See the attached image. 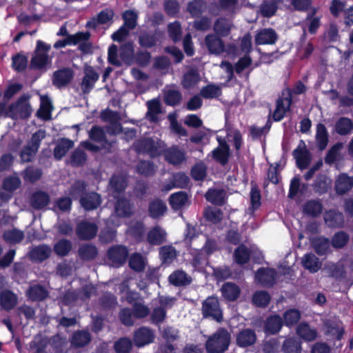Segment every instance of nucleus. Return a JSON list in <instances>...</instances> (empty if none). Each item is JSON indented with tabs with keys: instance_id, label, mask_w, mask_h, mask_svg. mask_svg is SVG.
Wrapping results in <instances>:
<instances>
[{
	"instance_id": "f257e3e1",
	"label": "nucleus",
	"mask_w": 353,
	"mask_h": 353,
	"mask_svg": "<svg viewBox=\"0 0 353 353\" xmlns=\"http://www.w3.org/2000/svg\"><path fill=\"white\" fill-rule=\"evenodd\" d=\"M231 336L223 327L219 328L207 340L205 347L208 353H224L230 344Z\"/></svg>"
},
{
	"instance_id": "f03ea898",
	"label": "nucleus",
	"mask_w": 353,
	"mask_h": 353,
	"mask_svg": "<svg viewBox=\"0 0 353 353\" xmlns=\"http://www.w3.org/2000/svg\"><path fill=\"white\" fill-rule=\"evenodd\" d=\"M134 149L138 154H146L154 159L163 153L164 145L152 137H141L134 143Z\"/></svg>"
},
{
	"instance_id": "7ed1b4c3",
	"label": "nucleus",
	"mask_w": 353,
	"mask_h": 353,
	"mask_svg": "<svg viewBox=\"0 0 353 353\" xmlns=\"http://www.w3.org/2000/svg\"><path fill=\"white\" fill-rule=\"evenodd\" d=\"M201 314L203 319H210L218 323L223 321V311L216 296H208L202 302Z\"/></svg>"
},
{
	"instance_id": "20e7f679",
	"label": "nucleus",
	"mask_w": 353,
	"mask_h": 353,
	"mask_svg": "<svg viewBox=\"0 0 353 353\" xmlns=\"http://www.w3.org/2000/svg\"><path fill=\"white\" fill-rule=\"evenodd\" d=\"M51 46L41 40L37 41L36 49L30 60V68L32 69H43L51 62L48 52Z\"/></svg>"
},
{
	"instance_id": "39448f33",
	"label": "nucleus",
	"mask_w": 353,
	"mask_h": 353,
	"mask_svg": "<svg viewBox=\"0 0 353 353\" xmlns=\"http://www.w3.org/2000/svg\"><path fill=\"white\" fill-rule=\"evenodd\" d=\"M218 146L212 152V158L220 165L225 166L229 162L230 148L227 141L221 137H217Z\"/></svg>"
},
{
	"instance_id": "423d86ee",
	"label": "nucleus",
	"mask_w": 353,
	"mask_h": 353,
	"mask_svg": "<svg viewBox=\"0 0 353 353\" xmlns=\"http://www.w3.org/2000/svg\"><path fill=\"white\" fill-rule=\"evenodd\" d=\"M277 272L272 268H259L255 274V280L265 288H272L276 281Z\"/></svg>"
},
{
	"instance_id": "0eeeda50",
	"label": "nucleus",
	"mask_w": 353,
	"mask_h": 353,
	"mask_svg": "<svg viewBox=\"0 0 353 353\" xmlns=\"http://www.w3.org/2000/svg\"><path fill=\"white\" fill-rule=\"evenodd\" d=\"M98 230L96 223L81 221L76 226V234L80 240L90 241L97 236Z\"/></svg>"
},
{
	"instance_id": "6e6552de",
	"label": "nucleus",
	"mask_w": 353,
	"mask_h": 353,
	"mask_svg": "<svg viewBox=\"0 0 353 353\" xmlns=\"http://www.w3.org/2000/svg\"><path fill=\"white\" fill-rule=\"evenodd\" d=\"M129 255L128 248L122 245H113L107 252V256L114 265L120 266L123 265Z\"/></svg>"
},
{
	"instance_id": "1a4fd4ad",
	"label": "nucleus",
	"mask_w": 353,
	"mask_h": 353,
	"mask_svg": "<svg viewBox=\"0 0 353 353\" xmlns=\"http://www.w3.org/2000/svg\"><path fill=\"white\" fill-rule=\"evenodd\" d=\"M83 70L84 77L81 83V88L84 94H88L99 80V74L92 66L89 65H85Z\"/></svg>"
},
{
	"instance_id": "9d476101",
	"label": "nucleus",
	"mask_w": 353,
	"mask_h": 353,
	"mask_svg": "<svg viewBox=\"0 0 353 353\" xmlns=\"http://www.w3.org/2000/svg\"><path fill=\"white\" fill-rule=\"evenodd\" d=\"M74 73L70 68H63L53 72L52 84L57 88L68 85L73 79Z\"/></svg>"
},
{
	"instance_id": "9b49d317",
	"label": "nucleus",
	"mask_w": 353,
	"mask_h": 353,
	"mask_svg": "<svg viewBox=\"0 0 353 353\" xmlns=\"http://www.w3.org/2000/svg\"><path fill=\"white\" fill-rule=\"evenodd\" d=\"M155 335L152 329L148 327L142 326L136 330L133 335L134 345L138 347H143L152 343Z\"/></svg>"
},
{
	"instance_id": "f8f14e48",
	"label": "nucleus",
	"mask_w": 353,
	"mask_h": 353,
	"mask_svg": "<svg viewBox=\"0 0 353 353\" xmlns=\"http://www.w3.org/2000/svg\"><path fill=\"white\" fill-rule=\"evenodd\" d=\"M292 155L296 159V166L299 169L303 170L309 166L311 162V156L303 141L301 140L299 146L294 150Z\"/></svg>"
},
{
	"instance_id": "ddd939ff",
	"label": "nucleus",
	"mask_w": 353,
	"mask_h": 353,
	"mask_svg": "<svg viewBox=\"0 0 353 353\" xmlns=\"http://www.w3.org/2000/svg\"><path fill=\"white\" fill-rule=\"evenodd\" d=\"M30 97L28 95L23 94L21 96L17 101L15 105H10L9 109L12 111L14 107L15 111L21 119H28L32 114V109L28 102Z\"/></svg>"
},
{
	"instance_id": "4468645a",
	"label": "nucleus",
	"mask_w": 353,
	"mask_h": 353,
	"mask_svg": "<svg viewBox=\"0 0 353 353\" xmlns=\"http://www.w3.org/2000/svg\"><path fill=\"white\" fill-rule=\"evenodd\" d=\"M167 210L168 207L165 202L159 197L152 199L148 202V215L153 219H159L163 216Z\"/></svg>"
},
{
	"instance_id": "2eb2a0df",
	"label": "nucleus",
	"mask_w": 353,
	"mask_h": 353,
	"mask_svg": "<svg viewBox=\"0 0 353 353\" xmlns=\"http://www.w3.org/2000/svg\"><path fill=\"white\" fill-rule=\"evenodd\" d=\"M102 203L101 195L96 192H88L83 196L80 198V205L85 211L90 212L97 210Z\"/></svg>"
},
{
	"instance_id": "dca6fc26",
	"label": "nucleus",
	"mask_w": 353,
	"mask_h": 353,
	"mask_svg": "<svg viewBox=\"0 0 353 353\" xmlns=\"http://www.w3.org/2000/svg\"><path fill=\"white\" fill-rule=\"evenodd\" d=\"M205 43L210 54L219 55L225 51V45L220 37L209 34L205 37Z\"/></svg>"
},
{
	"instance_id": "f3484780",
	"label": "nucleus",
	"mask_w": 353,
	"mask_h": 353,
	"mask_svg": "<svg viewBox=\"0 0 353 353\" xmlns=\"http://www.w3.org/2000/svg\"><path fill=\"white\" fill-rule=\"evenodd\" d=\"M168 202L174 211L181 210L190 204V196L185 191L174 192L168 197Z\"/></svg>"
},
{
	"instance_id": "a211bd4d",
	"label": "nucleus",
	"mask_w": 353,
	"mask_h": 353,
	"mask_svg": "<svg viewBox=\"0 0 353 353\" xmlns=\"http://www.w3.org/2000/svg\"><path fill=\"white\" fill-rule=\"evenodd\" d=\"M256 334L254 330L245 328L236 335V344L238 347L245 348L253 345L256 341Z\"/></svg>"
},
{
	"instance_id": "6ab92c4d",
	"label": "nucleus",
	"mask_w": 353,
	"mask_h": 353,
	"mask_svg": "<svg viewBox=\"0 0 353 353\" xmlns=\"http://www.w3.org/2000/svg\"><path fill=\"white\" fill-rule=\"evenodd\" d=\"M278 39L276 31L272 28H263L259 30L254 37L256 45H272Z\"/></svg>"
},
{
	"instance_id": "aec40b11",
	"label": "nucleus",
	"mask_w": 353,
	"mask_h": 353,
	"mask_svg": "<svg viewBox=\"0 0 353 353\" xmlns=\"http://www.w3.org/2000/svg\"><path fill=\"white\" fill-rule=\"evenodd\" d=\"M52 253V250L47 244L34 246L29 252L30 259L35 263H42L48 259Z\"/></svg>"
},
{
	"instance_id": "412c9836",
	"label": "nucleus",
	"mask_w": 353,
	"mask_h": 353,
	"mask_svg": "<svg viewBox=\"0 0 353 353\" xmlns=\"http://www.w3.org/2000/svg\"><path fill=\"white\" fill-rule=\"evenodd\" d=\"M353 188V176L341 173L336 179L334 190L339 195H343Z\"/></svg>"
},
{
	"instance_id": "4be33fe9",
	"label": "nucleus",
	"mask_w": 353,
	"mask_h": 353,
	"mask_svg": "<svg viewBox=\"0 0 353 353\" xmlns=\"http://www.w3.org/2000/svg\"><path fill=\"white\" fill-rule=\"evenodd\" d=\"M223 298L230 302L236 301L241 294V289L239 285L232 282L224 283L221 288Z\"/></svg>"
},
{
	"instance_id": "5701e85b",
	"label": "nucleus",
	"mask_w": 353,
	"mask_h": 353,
	"mask_svg": "<svg viewBox=\"0 0 353 353\" xmlns=\"http://www.w3.org/2000/svg\"><path fill=\"white\" fill-rule=\"evenodd\" d=\"M50 202V195L42 190H37L33 192L30 197V205L37 210L44 209Z\"/></svg>"
},
{
	"instance_id": "b1692460",
	"label": "nucleus",
	"mask_w": 353,
	"mask_h": 353,
	"mask_svg": "<svg viewBox=\"0 0 353 353\" xmlns=\"http://www.w3.org/2000/svg\"><path fill=\"white\" fill-rule=\"evenodd\" d=\"M283 325V319L279 314L269 316L264 323V330L267 334H276Z\"/></svg>"
},
{
	"instance_id": "393cba45",
	"label": "nucleus",
	"mask_w": 353,
	"mask_h": 353,
	"mask_svg": "<svg viewBox=\"0 0 353 353\" xmlns=\"http://www.w3.org/2000/svg\"><path fill=\"white\" fill-rule=\"evenodd\" d=\"M205 199L212 205L222 206L226 201V193L223 189L209 188L205 194Z\"/></svg>"
},
{
	"instance_id": "a878e982",
	"label": "nucleus",
	"mask_w": 353,
	"mask_h": 353,
	"mask_svg": "<svg viewBox=\"0 0 353 353\" xmlns=\"http://www.w3.org/2000/svg\"><path fill=\"white\" fill-rule=\"evenodd\" d=\"M147 241L152 245H160L166 241V232L160 226H154L147 234Z\"/></svg>"
},
{
	"instance_id": "bb28decb",
	"label": "nucleus",
	"mask_w": 353,
	"mask_h": 353,
	"mask_svg": "<svg viewBox=\"0 0 353 353\" xmlns=\"http://www.w3.org/2000/svg\"><path fill=\"white\" fill-rule=\"evenodd\" d=\"M324 220L330 228H341L344 224V216L342 212L336 210H330L324 214Z\"/></svg>"
},
{
	"instance_id": "cd10ccee",
	"label": "nucleus",
	"mask_w": 353,
	"mask_h": 353,
	"mask_svg": "<svg viewBox=\"0 0 353 353\" xmlns=\"http://www.w3.org/2000/svg\"><path fill=\"white\" fill-rule=\"evenodd\" d=\"M301 265L310 273L317 272L322 266L319 259L312 252L306 253L303 255L301 260Z\"/></svg>"
},
{
	"instance_id": "c85d7f7f",
	"label": "nucleus",
	"mask_w": 353,
	"mask_h": 353,
	"mask_svg": "<svg viewBox=\"0 0 353 353\" xmlns=\"http://www.w3.org/2000/svg\"><path fill=\"white\" fill-rule=\"evenodd\" d=\"M168 281L176 287L187 286L191 283L192 278L185 271L177 270L170 274Z\"/></svg>"
},
{
	"instance_id": "c756f323",
	"label": "nucleus",
	"mask_w": 353,
	"mask_h": 353,
	"mask_svg": "<svg viewBox=\"0 0 353 353\" xmlns=\"http://www.w3.org/2000/svg\"><path fill=\"white\" fill-rule=\"evenodd\" d=\"M99 254L97 246L92 243H84L79 246L78 255L84 261H91L96 259Z\"/></svg>"
},
{
	"instance_id": "7c9ffc66",
	"label": "nucleus",
	"mask_w": 353,
	"mask_h": 353,
	"mask_svg": "<svg viewBox=\"0 0 353 353\" xmlns=\"http://www.w3.org/2000/svg\"><path fill=\"white\" fill-rule=\"evenodd\" d=\"M109 183L114 197H118L123 194L128 186V181L125 178L116 174L111 176Z\"/></svg>"
},
{
	"instance_id": "2f4dec72",
	"label": "nucleus",
	"mask_w": 353,
	"mask_h": 353,
	"mask_svg": "<svg viewBox=\"0 0 353 353\" xmlns=\"http://www.w3.org/2000/svg\"><path fill=\"white\" fill-rule=\"evenodd\" d=\"M163 152L165 159L170 164L179 165L185 159V153L176 147L170 148Z\"/></svg>"
},
{
	"instance_id": "473e14b6",
	"label": "nucleus",
	"mask_w": 353,
	"mask_h": 353,
	"mask_svg": "<svg viewBox=\"0 0 353 353\" xmlns=\"http://www.w3.org/2000/svg\"><path fill=\"white\" fill-rule=\"evenodd\" d=\"M232 23L230 21L225 17L218 18L214 23V34L221 37H226L231 32Z\"/></svg>"
},
{
	"instance_id": "72a5a7b5",
	"label": "nucleus",
	"mask_w": 353,
	"mask_h": 353,
	"mask_svg": "<svg viewBox=\"0 0 353 353\" xmlns=\"http://www.w3.org/2000/svg\"><path fill=\"white\" fill-rule=\"evenodd\" d=\"M297 334L305 341H313L317 337V331L307 323L302 322L296 327Z\"/></svg>"
},
{
	"instance_id": "f704fd0d",
	"label": "nucleus",
	"mask_w": 353,
	"mask_h": 353,
	"mask_svg": "<svg viewBox=\"0 0 353 353\" xmlns=\"http://www.w3.org/2000/svg\"><path fill=\"white\" fill-rule=\"evenodd\" d=\"M331 186V180L325 174H319L314 180L313 189L316 193L323 194L327 192Z\"/></svg>"
},
{
	"instance_id": "c9c22d12",
	"label": "nucleus",
	"mask_w": 353,
	"mask_h": 353,
	"mask_svg": "<svg viewBox=\"0 0 353 353\" xmlns=\"http://www.w3.org/2000/svg\"><path fill=\"white\" fill-rule=\"evenodd\" d=\"M115 212L120 217H130L132 215V208L130 200L121 197L115 203Z\"/></svg>"
},
{
	"instance_id": "e433bc0d",
	"label": "nucleus",
	"mask_w": 353,
	"mask_h": 353,
	"mask_svg": "<svg viewBox=\"0 0 353 353\" xmlns=\"http://www.w3.org/2000/svg\"><path fill=\"white\" fill-rule=\"evenodd\" d=\"M17 303L16 295L10 290H4L0 294V305L7 311L13 309Z\"/></svg>"
},
{
	"instance_id": "4c0bfd02",
	"label": "nucleus",
	"mask_w": 353,
	"mask_h": 353,
	"mask_svg": "<svg viewBox=\"0 0 353 353\" xmlns=\"http://www.w3.org/2000/svg\"><path fill=\"white\" fill-rule=\"evenodd\" d=\"M190 183L189 176L184 172H177L173 175L172 180L167 184L165 189L170 190L174 188H186Z\"/></svg>"
},
{
	"instance_id": "58836bf2",
	"label": "nucleus",
	"mask_w": 353,
	"mask_h": 353,
	"mask_svg": "<svg viewBox=\"0 0 353 353\" xmlns=\"http://www.w3.org/2000/svg\"><path fill=\"white\" fill-rule=\"evenodd\" d=\"M312 245L315 252L319 256L326 255L330 248V239L324 236L314 238Z\"/></svg>"
},
{
	"instance_id": "ea45409f",
	"label": "nucleus",
	"mask_w": 353,
	"mask_h": 353,
	"mask_svg": "<svg viewBox=\"0 0 353 353\" xmlns=\"http://www.w3.org/2000/svg\"><path fill=\"white\" fill-rule=\"evenodd\" d=\"M323 211V205L319 200H309L303 207V212L305 214L312 217L319 216Z\"/></svg>"
},
{
	"instance_id": "a19ab883",
	"label": "nucleus",
	"mask_w": 353,
	"mask_h": 353,
	"mask_svg": "<svg viewBox=\"0 0 353 353\" xmlns=\"http://www.w3.org/2000/svg\"><path fill=\"white\" fill-rule=\"evenodd\" d=\"M328 132L323 123H319L316 125V141L319 150H323L328 143Z\"/></svg>"
},
{
	"instance_id": "79ce46f5",
	"label": "nucleus",
	"mask_w": 353,
	"mask_h": 353,
	"mask_svg": "<svg viewBox=\"0 0 353 353\" xmlns=\"http://www.w3.org/2000/svg\"><path fill=\"white\" fill-rule=\"evenodd\" d=\"M87 184L83 180L75 181L69 190V194L72 199L80 201V198L83 196L88 192Z\"/></svg>"
},
{
	"instance_id": "37998d69",
	"label": "nucleus",
	"mask_w": 353,
	"mask_h": 353,
	"mask_svg": "<svg viewBox=\"0 0 353 353\" xmlns=\"http://www.w3.org/2000/svg\"><path fill=\"white\" fill-rule=\"evenodd\" d=\"M74 146V143L69 139L63 138L54 148V157L57 160H61Z\"/></svg>"
},
{
	"instance_id": "c03bdc74",
	"label": "nucleus",
	"mask_w": 353,
	"mask_h": 353,
	"mask_svg": "<svg viewBox=\"0 0 353 353\" xmlns=\"http://www.w3.org/2000/svg\"><path fill=\"white\" fill-rule=\"evenodd\" d=\"M91 336L84 330H78L73 333L71 339V345L74 347H82L90 343Z\"/></svg>"
},
{
	"instance_id": "a18cd8bd",
	"label": "nucleus",
	"mask_w": 353,
	"mask_h": 353,
	"mask_svg": "<svg viewBox=\"0 0 353 353\" xmlns=\"http://www.w3.org/2000/svg\"><path fill=\"white\" fill-rule=\"evenodd\" d=\"M48 291L41 285L30 287L28 291V298L32 301H42L48 296Z\"/></svg>"
},
{
	"instance_id": "49530a36",
	"label": "nucleus",
	"mask_w": 353,
	"mask_h": 353,
	"mask_svg": "<svg viewBox=\"0 0 353 353\" xmlns=\"http://www.w3.org/2000/svg\"><path fill=\"white\" fill-rule=\"evenodd\" d=\"M3 240L10 244H17L24 239V232L17 228L5 230L3 233Z\"/></svg>"
},
{
	"instance_id": "de8ad7c7",
	"label": "nucleus",
	"mask_w": 353,
	"mask_h": 353,
	"mask_svg": "<svg viewBox=\"0 0 353 353\" xmlns=\"http://www.w3.org/2000/svg\"><path fill=\"white\" fill-rule=\"evenodd\" d=\"M200 81V76L196 70L191 68L183 76L181 84L185 89L193 88Z\"/></svg>"
},
{
	"instance_id": "09e8293b",
	"label": "nucleus",
	"mask_w": 353,
	"mask_h": 353,
	"mask_svg": "<svg viewBox=\"0 0 353 353\" xmlns=\"http://www.w3.org/2000/svg\"><path fill=\"white\" fill-rule=\"evenodd\" d=\"M335 130L340 135H347L353 130V121L347 117H340L336 122Z\"/></svg>"
},
{
	"instance_id": "8fccbe9b",
	"label": "nucleus",
	"mask_w": 353,
	"mask_h": 353,
	"mask_svg": "<svg viewBox=\"0 0 353 353\" xmlns=\"http://www.w3.org/2000/svg\"><path fill=\"white\" fill-rule=\"evenodd\" d=\"M234 258L237 264L245 265L250 261V251L245 245L241 244L234 250Z\"/></svg>"
},
{
	"instance_id": "3c124183",
	"label": "nucleus",
	"mask_w": 353,
	"mask_h": 353,
	"mask_svg": "<svg viewBox=\"0 0 353 353\" xmlns=\"http://www.w3.org/2000/svg\"><path fill=\"white\" fill-rule=\"evenodd\" d=\"M301 342L295 337L285 339L282 345L284 353H301Z\"/></svg>"
},
{
	"instance_id": "603ef678",
	"label": "nucleus",
	"mask_w": 353,
	"mask_h": 353,
	"mask_svg": "<svg viewBox=\"0 0 353 353\" xmlns=\"http://www.w3.org/2000/svg\"><path fill=\"white\" fill-rule=\"evenodd\" d=\"M28 63V57L22 52H18L12 57V68L17 72H24Z\"/></svg>"
},
{
	"instance_id": "864d4df0",
	"label": "nucleus",
	"mask_w": 353,
	"mask_h": 353,
	"mask_svg": "<svg viewBox=\"0 0 353 353\" xmlns=\"http://www.w3.org/2000/svg\"><path fill=\"white\" fill-rule=\"evenodd\" d=\"M21 181L17 175H10L5 177L2 182V188L10 193H13L20 188Z\"/></svg>"
},
{
	"instance_id": "5fc2aeb1",
	"label": "nucleus",
	"mask_w": 353,
	"mask_h": 353,
	"mask_svg": "<svg viewBox=\"0 0 353 353\" xmlns=\"http://www.w3.org/2000/svg\"><path fill=\"white\" fill-rule=\"evenodd\" d=\"M119 57L122 61L130 65L134 63V53L132 44L125 43L122 45L119 50Z\"/></svg>"
},
{
	"instance_id": "6e6d98bb",
	"label": "nucleus",
	"mask_w": 353,
	"mask_h": 353,
	"mask_svg": "<svg viewBox=\"0 0 353 353\" xmlns=\"http://www.w3.org/2000/svg\"><path fill=\"white\" fill-rule=\"evenodd\" d=\"M72 248V243L70 240L62 239L59 240L54 245V252L61 257L68 255Z\"/></svg>"
},
{
	"instance_id": "4d7b16f0",
	"label": "nucleus",
	"mask_w": 353,
	"mask_h": 353,
	"mask_svg": "<svg viewBox=\"0 0 353 353\" xmlns=\"http://www.w3.org/2000/svg\"><path fill=\"white\" fill-rule=\"evenodd\" d=\"M300 319L301 312L299 310L295 308L288 309L283 313V325L290 327L295 325Z\"/></svg>"
},
{
	"instance_id": "13d9d810",
	"label": "nucleus",
	"mask_w": 353,
	"mask_h": 353,
	"mask_svg": "<svg viewBox=\"0 0 353 353\" xmlns=\"http://www.w3.org/2000/svg\"><path fill=\"white\" fill-rule=\"evenodd\" d=\"M271 300L270 294L263 290H259L254 292L252 296V303L257 307H267Z\"/></svg>"
},
{
	"instance_id": "bf43d9fd",
	"label": "nucleus",
	"mask_w": 353,
	"mask_h": 353,
	"mask_svg": "<svg viewBox=\"0 0 353 353\" xmlns=\"http://www.w3.org/2000/svg\"><path fill=\"white\" fill-rule=\"evenodd\" d=\"M164 102L167 105L176 106L182 100V94L178 90L170 89L164 93Z\"/></svg>"
},
{
	"instance_id": "052dcab7",
	"label": "nucleus",
	"mask_w": 353,
	"mask_h": 353,
	"mask_svg": "<svg viewBox=\"0 0 353 353\" xmlns=\"http://www.w3.org/2000/svg\"><path fill=\"white\" fill-rule=\"evenodd\" d=\"M190 175L196 181H203L207 176V167L203 162L195 163L190 170Z\"/></svg>"
},
{
	"instance_id": "680f3d73",
	"label": "nucleus",
	"mask_w": 353,
	"mask_h": 353,
	"mask_svg": "<svg viewBox=\"0 0 353 353\" xmlns=\"http://www.w3.org/2000/svg\"><path fill=\"white\" fill-rule=\"evenodd\" d=\"M221 88L215 84H208L203 86L200 92V94L204 99H214L219 97L221 95Z\"/></svg>"
},
{
	"instance_id": "e2e57ef3",
	"label": "nucleus",
	"mask_w": 353,
	"mask_h": 353,
	"mask_svg": "<svg viewBox=\"0 0 353 353\" xmlns=\"http://www.w3.org/2000/svg\"><path fill=\"white\" fill-rule=\"evenodd\" d=\"M72 199L69 196H61L56 199L52 210L56 211L59 210L61 212H70L72 209Z\"/></svg>"
},
{
	"instance_id": "0e129e2a",
	"label": "nucleus",
	"mask_w": 353,
	"mask_h": 353,
	"mask_svg": "<svg viewBox=\"0 0 353 353\" xmlns=\"http://www.w3.org/2000/svg\"><path fill=\"white\" fill-rule=\"evenodd\" d=\"M129 267L137 272L144 270L145 264L143 257L140 253H134L129 259Z\"/></svg>"
},
{
	"instance_id": "69168bd1",
	"label": "nucleus",
	"mask_w": 353,
	"mask_h": 353,
	"mask_svg": "<svg viewBox=\"0 0 353 353\" xmlns=\"http://www.w3.org/2000/svg\"><path fill=\"white\" fill-rule=\"evenodd\" d=\"M42 174V170L40 168L28 166L24 170L23 176L26 181L34 183L41 178Z\"/></svg>"
},
{
	"instance_id": "338daca9",
	"label": "nucleus",
	"mask_w": 353,
	"mask_h": 353,
	"mask_svg": "<svg viewBox=\"0 0 353 353\" xmlns=\"http://www.w3.org/2000/svg\"><path fill=\"white\" fill-rule=\"evenodd\" d=\"M349 239L350 236L347 232L339 231L334 234L331 243L334 248L341 249L346 245Z\"/></svg>"
},
{
	"instance_id": "774afa93",
	"label": "nucleus",
	"mask_w": 353,
	"mask_h": 353,
	"mask_svg": "<svg viewBox=\"0 0 353 353\" xmlns=\"http://www.w3.org/2000/svg\"><path fill=\"white\" fill-rule=\"evenodd\" d=\"M38 150L32 148V145L27 143L24 145L19 153V157L22 163L32 162L37 154Z\"/></svg>"
}]
</instances>
